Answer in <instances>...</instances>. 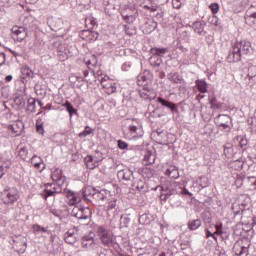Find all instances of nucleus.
<instances>
[{"label": "nucleus", "mask_w": 256, "mask_h": 256, "mask_svg": "<svg viewBox=\"0 0 256 256\" xmlns=\"http://www.w3.org/2000/svg\"><path fill=\"white\" fill-rule=\"evenodd\" d=\"M244 181H245V173L241 172L240 174L236 175L235 185L238 189L243 187Z\"/></svg>", "instance_id": "obj_39"}, {"label": "nucleus", "mask_w": 256, "mask_h": 256, "mask_svg": "<svg viewBox=\"0 0 256 256\" xmlns=\"http://www.w3.org/2000/svg\"><path fill=\"white\" fill-rule=\"evenodd\" d=\"M99 83L104 89L105 93H107V95H113V93L117 91V86L115 85V82H113V80H110L109 76H104L99 79Z\"/></svg>", "instance_id": "obj_7"}, {"label": "nucleus", "mask_w": 256, "mask_h": 256, "mask_svg": "<svg viewBox=\"0 0 256 256\" xmlns=\"http://www.w3.org/2000/svg\"><path fill=\"white\" fill-rule=\"evenodd\" d=\"M9 130L16 135H21V131H23V122H15L9 126Z\"/></svg>", "instance_id": "obj_30"}, {"label": "nucleus", "mask_w": 256, "mask_h": 256, "mask_svg": "<svg viewBox=\"0 0 256 256\" xmlns=\"http://www.w3.org/2000/svg\"><path fill=\"white\" fill-rule=\"evenodd\" d=\"M175 195H179V191H177V188H172L168 192L161 193L159 198L161 203H167V201H171Z\"/></svg>", "instance_id": "obj_17"}, {"label": "nucleus", "mask_w": 256, "mask_h": 256, "mask_svg": "<svg viewBox=\"0 0 256 256\" xmlns=\"http://www.w3.org/2000/svg\"><path fill=\"white\" fill-rule=\"evenodd\" d=\"M201 227V219L190 220L188 222V229L190 231H197Z\"/></svg>", "instance_id": "obj_35"}, {"label": "nucleus", "mask_w": 256, "mask_h": 256, "mask_svg": "<svg viewBox=\"0 0 256 256\" xmlns=\"http://www.w3.org/2000/svg\"><path fill=\"white\" fill-rule=\"evenodd\" d=\"M84 162L86 163L87 169L93 170L95 167L99 166V162L93 159V156L88 155L84 158Z\"/></svg>", "instance_id": "obj_25"}, {"label": "nucleus", "mask_w": 256, "mask_h": 256, "mask_svg": "<svg viewBox=\"0 0 256 256\" xmlns=\"http://www.w3.org/2000/svg\"><path fill=\"white\" fill-rule=\"evenodd\" d=\"M80 37L87 41H97V39H99V33L96 31L84 30L81 32Z\"/></svg>", "instance_id": "obj_20"}, {"label": "nucleus", "mask_w": 256, "mask_h": 256, "mask_svg": "<svg viewBox=\"0 0 256 256\" xmlns=\"http://www.w3.org/2000/svg\"><path fill=\"white\" fill-rule=\"evenodd\" d=\"M97 235L104 247H113V235L103 226L97 228Z\"/></svg>", "instance_id": "obj_5"}, {"label": "nucleus", "mask_w": 256, "mask_h": 256, "mask_svg": "<svg viewBox=\"0 0 256 256\" xmlns=\"http://www.w3.org/2000/svg\"><path fill=\"white\" fill-rule=\"evenodd\" d=\"M4 205H14L19 201V190L17 187H6L1 193Z\"/></svg>", "instance_id": "obj_3"}, {"label": "nucleus", "mask_w": 256, "mask_h": 256, "mask_svg": "<svg viewBox=\"0 0 256 256\" xmlns=\"http://www.w3.org/2000/svg\"><path fill=\"white\" fill-rule=\"evenodd\" d=\"M192 29L194 33L199 35L200 37H205L207 32H205V22L204 21H196L192 24Z\"/></svg>", "instance_id": "obj_16"}, {"label": "nucleus", "mask_w": 256, "mask_h": 256, "mask_svg": "<svg viewBox=\"0 0 256 256\" xmlns=\"http://www.w3.org/2000/svg\"><path fill=\"white\" fill-rule=\"evenodd\" d=\"M203 221L207 227H211V216L204 214L203 215Z\"/></svg>", "instance_id": "obj_58"}, {"label": "nucleus", "mask_w": 256, "mask_h": 256, "mask_svg": "<svg viewBox=\"0 0 256 256\" xmlns=\"http://www.w3.org/2000/svg\"><path fill=\"white\" fill-rule=\"evenodd\" d=\"M14 103L15 105H17V107H25V98H23V96H16L14 98Z\"/></svg>", "instance_id": "obj_46"}, {"label": "nucleus", "mask_w": 256, "mask_h": 256, "mask_svg": "<svg viewBox=\"0 0 256 256\" xmlns=\"http://www.w3.org/2000/svg\"><path fill=\"white\" fill-rule=\"evenodd\" d=\"M150 53L152 55H156L157 57H163V55H167L169 53V48H159V47H154L150 49Z\"/></svg>", "instance_id": "obj_29"}, {"label": "nucleus", "mask_w": 256, "mask_h": 256, "mask_svg": "<svg viewBox=\"0 0 256 256\" xmlns=\"http://www.w3.org/2000/svg\"><path fill=\"white\" fill-rule=\"evenodd\" d=\"M51 179L56 183H65L66 181L65 176H63V171L59 168L52 172Z\"/></svg>", "instance_id": "obj_22"}, {"label": "nucleus", "mask_w": 256, "mask_h": 256, "mask_svg": "<svg viewBox=\"0 0 256 256\" xmlns=\"http://www.w3.org/2000/svg\"><path fill=\"white\" fill-rule=\"evenodd\" d=\"M63 185H65L63 182L52 183L51 188L55 195H58L59 193H65V188H63Z\"/></svg>", "instance_id": "obj_33"}, {"label": "nucleus", "mask_w": 256, "mask_h": 256, "mask_svg": "<svg viewBox=\"0 0 256 256\" xmlns=\"http://www.w3.org/2000/svg\"><path fill=\"white\" fill-rule=\"evenodd\" d=\"M229 232L228 231H223L220 232L219 236L221 237V239H223V241H227V239H229Z\"/></svg>", "instance_id": "obj_62"}, {"label": "nucleus", "mask_w": 256, "mask_h": 256, "mask_svg": "<svg viewBox=\"0 0 256 256\" xmlns=\"http://www.w3.org/2000/svg\"><path fill=\"white\" fill-rule=\"evenodd\" d=\"M93 134V130L91 127L89 126H86L84 131H82L80 134H79V137L80 138H83V137H87L88 135H91Z\"/></svg>", "instance_id": "obj_48"}, {"label": "nucleus", "mask_w": 256, "mask_h": 256, "mask_svg": "<svg viewBox=\"0 0 256 256\" xmlns=\"http://www.w3.org/2000/svg\"><path fill=\"white\" fill-rule=\"evenodd\" d=\"M132 187H134V189H137L138 191H141L142 193L147 192V189L145 188V181L143 180L133 182Z\"/></svg>", "instance_id": "obj_38"}, {"label": "nucleus", "mask_w": 256, "mask_h": 256, "mask_svg": "<svg viewBox=\"0 0 256 256\" xmlns=\"http://www.w3.org/2000/svg\"><path fill=\"white\" fill-rule=\"evenodd\" d=\"M120 13L125 23H128V25H131V23H135L137 19V12L135 14H125V11H121Z\"/></svg>", "instance_id": "obj_28"}, {"label": "nucleus", "mask_w": 256, "mask_h": 256, "mask_svg": "<svg viewBox=\"0 0 256 256\" xmlns=\"http://www.w3.org/2000/svg\"><path fill=\"white\" fill-rule=\"evenodd\" d=\"M205 235H206V239H209V237H212L214 241H217V236H215L216 234L209 231V228H205Z\"/></svg>", "instance_id": "obj_57"}, {"label": "nucleus", "mask_w": 256, "mask_h": 256, "mask_svg": "<svg viewBox=\"0 0 256 256\" xmlns=\"http://www.w3.org/2000/svg\"><path fill=\"white\" fill-rule=\"evenodd\" d=\"M32 231L34 233V235H41V237H47L43 234H46V235H53V233L51 232V230L47 229L46 227H43L39 224H34L32 226Z\"/></svg>", "instance_id": "obj_19"}, {"label": "nucleus", "mask_w": 256, "mask_h": 256, "mask_svg": "<svg viewBox=\"0 0 256 256\" xmlns=\"http://www.w3.org/2000/svg\"><path fill=\"white\" fill-rule=\"evenodd\" d=\"M70 215L77 219L79 223L89 225L91 223V217H93V211L87 206L77 205L73 207Z\"/></svg>", "instance_id": "obj_2"}, {"label": "nucleus", "mask_w": 256, "mask_h": 256, "mask_svg": "<svg viewBox=\"0 0 256 256\" xmlns=\"http://www.w3.org/2000/svg\"><path fill=\"white\" fill-rule=\"evenodd\" d=\"M209 9H211L213 15H217L219 13V4L218 3H212L209 5Z\"/></svg>", "instance_id": "obj_53"}, {"label": "nucleus", "mask_w": 256, "mask_h": 256, "mask_svg": "<svg viewBox=\"0 0 256 256\" xmlns=\"http://www.w3.org/2000/svg\"><path fill=\"white\" fill-rule=\"evenodd\" d=\"M215 229L214 235H220L223 232V223L216 224Z\"/></svg>", "instance_id": "obj_59"}, {"label": "nucleus", "mask_w": 256, "mask_h": 256, "mask_svg": "<svg viewBox=\"0 0 256 256\" xmlns=\"http://www.w3.org/2000/svg\"><path fill=\"white\" fill-rule=\"evenodd\" d=\"M151 221H153V216H151L150 214H142L139 217V223L141 225H149V223H151Z\"/></svg>", "instance_id": "obj_36"}, {"label": "nucleus", "mask_w": 256, "mask_h": 256, "mask_svg": "<svg viewBox=\"0 0 256 256\" xmlns=\"http://www.w3.org/2000/svg\"><path fill=\"white\" fill-rule=\"evenodd\" d=\"M149 63L154 69H159V67L163 65V59L155 54H152V56L149 58Z\"/></svg>", "instance_id": "obj_24"}, {"label": "nucleus", "mask_w": 256, "mask_h": 256, "mask_svg": "<svg viewBox=\"0 0 256 256\" xmlns=\"http://www.w3.org/2000/svg\"><path fill=\"white\" fill-rule=\"evenodd\" d=\"M81 245L83 249H87V251H94L98 247L97 240H95L93 236H84Z\"/></svg>", "instance_id": "obj_11"}, {"label": "nucleus", "mask_w": 256, "mask_h": 256, "mask_svg": "<svg viewBox=\"0 0 256 256\" xmlns=\"http://www.w3.org/2000/svg\"><path fill=\"white\" fill-rule=\"evenodd\" d=\"M36 131L39 133V135H45V128H43V123H39V121H37Z\"/></svg>", "instance_id": "obj_52"}, {"label": "nucleus", "mask_w": 256, "mask_h": 256, "mask_svg": "<svg viewBox=\"0 0 256 256\" xmlns=\"http://www.w3.org/2000/svg\"><path fill=\"white\" fill-rule=\"evenodd\" d=\"M234 5L240 9H245L249 5V0H234Z\"/></svg>", "instance_id": "obj_45"}, {"label": "nucleus", "mask_w": 256, "mask_h": 256, "mask_svg": "<svg viewBox=\"0 0 256 256\" xmlns=\"http://www.w3.org/2000/svg\"><path fill=\"white\" fill-rule=\"evenodd\" d=\"M45 190H44V192H43V194H42V197H43V199H45V201H47V198L48 197H55V192H54V190H53V184H51V183H47V184H45Z\"/></svg>", "instance_id": "obj_26"}, {"label": "nucleus", "mask_w": 256, "mask_h": 256, "mask_svg": "<svg viewBox=\"0 0 256 256\" xmlns=\"http://www.w3.org/2000/svg\"><path fill=\"white\" fill-rule=\"evenodd\" d=\"M138 93L141 99H144L145 101H153V99L157 97V94H155V91L151 86H142V89L138 90Z\"/></svg>", "instance_id": "obj_10"}, {"label": "nucleus", "mask_w": 256, "mask_h": 256, "mask_svg": "<svg viewBox=\"0 0 256 256\" xmlns=\"http://www.w3.org/2000/svg\"><path fill=\"white\" fill-rule=\"evenodd\" d=\"M239 147L240 149H242V151H245V149H247V138L244 137H239Z\"/></svg>", "instance_id": "obj_49"}, {"label": "nucleus", "mask_w": 256, "mask_h": 256, "mask_svg": "<svg viewBox=\"0 0 256 256\" xmlns=\"http://www.w3.org/2000/svg\"><path fill=\"white\" fill-rule=\"evenodd\" d=\"M36 100L35 98H29L27 101V111L30 113H35Z\"/></svg>", "instance_id": "obj_41"}, {"label": "nucleus", "mask_w": 256, "mask_h": 256, "mask_svg": "<svg viewBox=\"0 0 256 256\" xmlns=\"http://www.w3.org/2000/svg\"><path fill=\"white\" fill-rule=\"evenodd\" d=\"M167 77L172 83H181L183 81V78H181L177 72H170Z\"/></svg>", "instance_id": "obj_37"}, {"label": "nucleus", "mask_w": 256, "mask_h": 256, "mask_svg": "<svg viewBox=\"0 0 256 256\" xmlns=\"http://www.w3.org/2000/svg\"><path fill=\"white\" fill-rule=\"evenodd\" d=\"M231 210L233 211L234 217H237L240 215V217H243V213L247 211V204L241 203V204H232Z\"/></svg>", "instance_id": "obj_18"}, {"label": "nucleus", "mask_w": 256, "mask_h": 256, "mask_svg": "<svg viewBox=\"0 0 256 256\" xmlns=\"http://www.w3.org/2000/svg\"><path fill=\"white\" fill-rule=\"evenodd\" d=\"M166 175H168V177H171V179H179V169H177V167L175 166H170L166 170Z\"/></svg>", "instance_id": "obj_31"}, {"label": "nucleus", "mask_w": 256, "mask_h": 256, "mask_svg": "<svg viewBox=\"0 0 256 256\" xmlns=\"http://www.w3.org/2000/svg\"><path fill=\"white\" fill-rule=\"evenodd\" d=\"M131 223V217L128 214H124L120 217V225L122 227H129Z\"/></svg>", "instance_id": "obj_40"}, {"label": "nucleus", "mask_w": 256, "mask_h": 256, "mask_svg": "<svg viewBox=\"0 0 256 256\" xmlns=\"http://www.w3.org/2000/svg\"><path fill=\"white\" fill-rule=\"evenodd\" d=\"M208 101L211 105V109H221V107H223V103L218 102L217 97H215V95L209 96Z\"/></svg>", "instance_id": "obj_32"}, {"label": "nucleus", "mask_w": 256, "mask_h": 256, "mask_svg": "<svg viewBox=\"0 0 256 256\" xmlns=\"http://www.w3.org/2000/svg\"><path fill=\"white\" fill-rule=\"evenodd\" d=\"M64 194L68 199V205L70 207H77L81 203V192H75L71 189L64 188Z\"/></svg>", "instance_id": "obj_6"}, {"label": "nucleus", "mask_w": 256, "mask_h": 256, "mask_svg": "<svg viewBox=\"0 0 256 256\" xmlns=\"http://www.w3.org/2000/svg\"><path fill=\"white\" fill-rule=\"evenodd\" d=\"M153 82V74L149 70H145L138 76L137 84L139 87H151Z\"/></svg>", "instance_id": "obj_8"}, {"label": "nucleus", "mask_w": 256, "mask_h": 256, "mask_svg": "<svg viewBox=\"0 0 256 256\" xmlns=\"http://www.w3.org/2000/svg\"><path fill=\"white\" fill-rule=\"evenodd\" d=\"M12 33H14L16 37V41H23L25 37H27V32L25 31V28L23 27H14L12 28Z\"/></svg>", "instance_id": "obj_21"}, {"label": "nucleus", "mask_w": 256, "mask_h": 256, "mask_svg": "<svg viewBox=\"0 0 256 256\" xmlns=\"http://www.w3.org/2000/svg\"><path fill=\"white\" fill-rule=\"evenodd\" d=\"M108 211H111L117 207V199L110 200L108 202Z\"/></svg>", "instance_id": "obj_56"}, {"label": "nucleus", "mask_w": 256, "mask_h": 256, "mask_svg": "<svg viewBox=\"0 0 256 256\" xmlns=\"http://www.w3.org/2000/svg\"><path fill=\"white\" fill-rule=\"evenodd\" d=\"M31 163L34 165L35 169H39V167H41V163H43V159H41V157H37V155H34Z\"/></svg>", "instance_id": "obj_44"}, {"label": "nucleus", "mask_w": 256, "mask_h": 256, "mask_svg": "<svg viewBox=\"0 0 256 256\" xmlns=\"http://www.w3.org/2000/svg\"><path fill=\"white\" fill-rule=\"evenodd\" d=\"M234 166L236 171H241V169H243V162L240 160H236L234 161Z\"/></svg>", "instance_id": "obj_60"}, {"label": "nucleus", "mask_w": 256, "mask_h": 256, "mask_svg": "<svg viewBox=\"0 0 256 256\" xmlns=\"http://www.w3.org/2000/svg\"><path fill=\"white\" fill-rule=\"evenodd\" d=\"M243 76L249 80V83H256V66L250 65L243 69Z\"/></svg>", "instance_id": "obj_12"}, {"label": "nucleus", "mask_w": 256, "mask_h": 256, "mask_svg": "<svg viewBox=\"0 0 256 256\" xmlns=\"http://www.w3.org/2000/svg\"><path fill=\"white\" fill-rule=\"evenodd\" d=\"M233 252L235 253V255L237 256H241V241L240 242H236L233 246Z\"/></svg>", "instance_id": "obj_50"}, {"label": "nucleus", "mask_w": 256, "mask_h": 256, "mask_svg": "<svg viewBox=\"0 0 256 256\" xmlns=\"http://www.w3.org/2000/svg\"><path fill=\"white\" fill-rule=\"evenodd\" d=\"M75 230H77V227H74V229H72V230H68L64 234V241L68 245H75V243H77V241H79L77 234H75Z\"/></svg>", "instance_id": "obj_14"}, {"label": "nucleus", "mask_w": 256, "mask_h": 256, "mask_svg": "<svg viewBox=\"0 0 256 256\" xmlns=\"http://www.w3.org/2000/svg\"><path fill=\"white\" fill-rule=\"evenodd\" d=\"M6 61L7 57L5 56V52H0V67H2V65H5Z\"/></svg>", "instance_id": "obj_63"}, {"label": "nucleus", "mask_w": 256, "mask_h": 256, "mask_svg": "<svg viewBox=\"0 0 256 256\" xmlns=\"http://www.w3.org/2000/svg\"><path fill=\"white\" fill-rule=\"evenodd\" d=\"M123 27H124V31H125L126 35H129L130 37L135 35V28L130 27L128 25H124Z\"/></svg>", "instance_id": "obj_51"}, {"label": "nucleus", "mask_w": 256, "mask_h": 256, "mask_svg": "<svg viewBox=\"0 0 256 256\" xmlns=\"http://www.w3.org/2000/svg\"><path fill=\"white\" fill-rule=\"evenodd\" d=\"M174 9H181V0H172Z\"/></svg>", "instance_id": "obj_64"}, {"label": "nucleus", "mask_w": 256, "mask_h": 256, "mask_svg": "<svg viewBox=\"0 0 256 256\" xmlns=\"http://www.w3.org/2000/svg\"><path fill=\"white\" fill-rule=\"evenodd\" d=\"M22 75H26V77H31L33 78V70L29 68V66H24L21 70Z\"/></svg>", "instance_id": "obj_47"}, {"label": "nucleus", "mask_w": 256, "mask_h": 256, "mask_svg": "<svg viewBox=\"0 0 256 256\" xmlns=\"http://www.w3.org/2000/svg\"><path fill=\"white\" fill-rule=\"evenodd\" d=\"M64 107L66 108V111L69 113V117L70 119L74 116L77 115V109L75 107H73V104H71V102L66 101L64 103Z\"/></svg>", "instance_id": "obj_34"}, {"label": "nucleus", "mask_w": 256, "mask_h": 256, "mask_svg": "<svg viewBox=\"0 0 256 256\" xmlns=\"http://www.w3.org/2000/svg\"><path fill=\"white\" fill-rule=\"evenodd\" d=\"M50 213L52 215H54V217H58V219H61L63 212L61 210L55 209V208H51L50 209Z\"/></svg>", "instance_id": "obj_54"}, {"label": "nucleus", "mask_w": 256, "mask_h": 256, "mask_svg": "<svg viewBox=\"0 0 256 256\" xmlns=\"http://www.w3.org/2000/svg\"><path fill=\"white\" fill-rule=\"evenodd\" d=\"M224 155H226V157H233V155H235V150L233 149V145L226 144L224 146Z\"/></svg>", "instance_id": "obj_42"}, {"label": "nucleus", "mask_w": 256, "mask_h": 256, "mask_svg": "<svg viewBox=\"0 0 256 256\" xmlns=\"http://www.w3.org/2000/svg\"><path fill=\"white\" fill-rule=\"evenodd\" d=\"M29 151L27 150V148L23 147L19 150V157H21L22 159H27V155H28Z\"/></svg>", "instance_id": "obj_55"}, {"label": "nucleus", "mask_w": 256, "mask_h": 256, "mask_svg": "<svg viewBox=\"0 0 256 256\" xmlns=\"http://www.w3.org/2000/svg\"><path fill=\"white\" fill-rule=\"evenodd\" d=\"M251 53H253L251 42L248 40H242L232 45L227 56V61L228 63H239V61H241V57L244 55H251Z\"/></svg>", "instance_id": "obj_1"}, {"label": "nucleus", "mask_w": 256, "mask_h": 256, "mask_svg": "<svg viewBox=\"0 0 256 256\" xmlns=\"http://www.w3.org/2000/svg\"><path fill=\"white\" fill-rule=\"evenodd\" d=\"M117 143H118V147L122 150L127 149V147H129V144H127V142L123 140H118Z\"/></svg>", "instance_id": "obj_61"}, {"label": "nucleus", "mask_w": 256, "mask_h": 256, "mask_svg": "<svg viewBox=\"0 0 256 256\" xmlns=\"http://www.w3.org/2000/svg\"><path fill=\"white\" fill-rule=\"evenodd\" d=\"M118 179H122V181H126L127 183H131L134 181L135 177L133 176V172L129 168H124L118 171Z\"/></svg>", "instance_id": "obj_13"}, {"label": "nucleus", "mask_w": 256, "mask_h": 256, "mask_svg": "<svg viewBox=\"0 0 256 256\" xmlns=\"http://www.w3.org/2000/svg\"><path fill=\"white\" fill-rule=\"evenodd\" d=\"M144 161H146L148 165H153V163H155V156L151 152H147L144 155Z\"/></svg>", "instance_id": "obj_43"}, {"label": "nucleus", "mask_w": 256, "mask_h": 256, "mask_svg": "<svg viewBox=\"0 0 256 256\" xmlns=\"http://www.w3.org/2000/svg\"><path fill=\"white\" fill-rule=\"evenodd\" d=\"M195 85H196L199 93H207V91H208L207 81H205L204 79H198L195 81Z\"/></svg>", "instance_id": "obj_27"}, {"label": "nucleus", "mask_w": 256, "mask_h": 256, "mask_svg": "<svg viewBox=\"0 0 256 256\" xmlns=\"http://www.w3.org/2000/svg\"><path fill=\"white\" fill-rule=\"evenodd\" d=\"M157 101L162 105V107H166V109H169L172 114L179 113V110L177 109V104L164 99L163 97H158Z\"/></svg>", "instance_id": "obj_15"}, {"label": "nucleus", "mask_w": 256, "mask_h": 256, "mask_svg": "<svg viewBox=\"0 0 256 256\" xmlns=\"http://www.w3.org/2000/svg\"><path fill=\"white\" fill-rule=\"evenodd\" d=\"M93 197V199H95V201H105V198L107 197V190H96L94 189V192L91 194H87V191H83L82 192V197L84 199V201H89V199H87V197Z\"/></svg>", "instance_id": "obj_9"}, {"label": "nucleus", "mask_w": 256, "mask_h": 256, "mask_svg": "<svg viewBox=\"0 0 256 256\" xmlns=\"http://www.w3.org/2000/svg\"><path fill=\"white\" fill-rule=\"evenodd\" d=\"M214 123L218 129L222 128L226 133H231V129H233V120L227 114H219L214 118Z\"/></svg>", "instance_id": "obj_4"}, {"label": "nucleus", "mask_w": 256, "mask_h": 256, "mask_svg": "<svg viewBox=\"0 0 256 256\" xmlns=\"http://www.w3.org/2000/svg\"><path fill=\"white\" fill-rule=\"evenodd\" d=\"M241 243V252L240 256H247L249 255V247H251V241L248 238H245L240 241Z\"/></svg>", "instance_id": "obj_23"}]
</instances>
